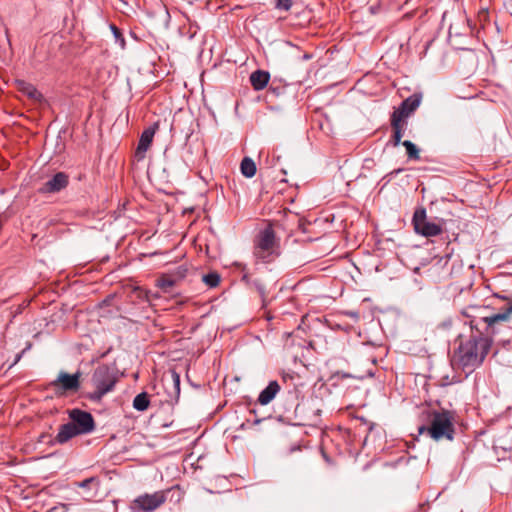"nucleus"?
<instances>
[{"label": "nucleus", "mask_w": 512, "mask_h": 512, "mask_svg": "<svg viewBox=\"0 0 512 512\" xmlns=\"http://www.w3.org/2000/svg\"><path fill=\"white\" fill-rule=\"evenodd\" d=\"M159 121L154 122L151 126L146 128L140 135L139 142L137 148L135 150V158L137 161H141L145 158L146 152L150 148L154 135L159 129Z\"/></svg>", "instance_id": "11"}, {"label": "nucleus", "mask_w": 512, "mask_h": 512, "mask_svg": "<svg viewBox=\"0 0 512 512\" xmlns=\"http://www.w3.org/2000/svg\"><path fill=\"white\" fill-rule=\"evenodd\" d=\"M279 390H280L279 383L277 381H270L269 384L267 385V387L265 389H263L261 391V393L259 394L258 402L261 405H267L274 399V397L279 392Z\"/></svg>", "instance_id": "15"}, {"label": "nucleus", "mask_w": 512, "mask_h": 512, "mask_svg": "<svg viewBox=\"0 0 512 512\" xmlns=\"http://www.w3.org/2000/svg\"><path fill=\"white\" fill-rule=\"evenodd\" d=\"M78 435H80V433L77 431L76 427H74V424L68 422L59 427L57 435L53 440H50V442L64 444Z\"/></svg>", "instance_id": "13"}, {"label": "nucleus", "mask_w": 512, "mask_h": 512, "mask_svg": "<svg viewBox=\"0 0 512 512\" xmlns=\"http://www.w3.org/2000/svg\"><path fill=\"white\" fill-rule=\"evenodd\" d=\"M391 127L393 130V135L391 137L390 142L394 147L398 146L399 144H402V137L404 134L405 126L407 125V122L400 121L398 118H390Z\"/></svg>", "instance_id": "16"}, {"label": "nucleus", "mask_w": 512, "mask_h": 512, "mask_svg": "<svg viewBox=\"0 0 512 512\" xmlns=\"http://www.w3.org/2000/svg\"><path fill=\"white\" fill-rule=\"evenodd\" d=\"M402 145L406 148V154H407L408 159L418 160L420 158L419 149L413 142H411L409 140H405L402 142Z\"/></svg>", "instance_id": "23"}, {"label": "nucleus", "mask_w": 512, "mask_h": 512, "mask_svg": "<svg viewBox=\"0 0 512 512\" xmlns=\"http://www.w3.org/2000/svg\"><path fill=\"white\" fill-rule=\"evenodd\" d=\"M178 282L175 280L173 275L169 273L162 274L158 279L156 286L164 292H169L170 288L176 286Z\"/></svg>", "instance_id": "19"}, {"label": "nucleus", "mask_w": 512, "mask_h": 512, "mask_svg": "<svg viewBox=\"0 0 512 512\" xmlns=\"http://www.w3.org/2000/svg\"><path fill=\"white\" fill-rule=\"evenodd\" d=\"M170 381L174 390L175 399H178L180 394V375L175 370L170 371Z\"/></svg>", "instance_id": "24"}, {"label": "nucleus", "mask_w": 512, "mask_h": 512, "mask_svg": "<svg viewBox=\"0 0 512 512\" xmlns=\"http://www.w3.org/2000/svg\"><path fill=\"white\" fill-rule=\"evenodd\" d=\"M46 439H49V440H48V443L52 444V443L50 442V440H52V439H51V435H50V434H46V433H42V434L39 436L38 442H40V443H44V442H46Z\"/></svg>", "instance_id": "31"}, {"label": "nucleus", "mask_w": 512, "mask_h": 512, "mask_svg": "<svg viewBox=\"0 0 512 512\" xmlns=\"http://www.w3.org/2000/svg\"><path fill=\"white\" fill-rule=\"evenodd\" d=\"M496 297L506 301L498 312L488 311V307H469L463 314L469 318L470 330L496 338L497 343L509 342L506 335L511 333L512 296L498 295Z\"/></svg>", "instance_id": "1"}, {"label": "nucleus", "mask_w": 512, "mask_h": 512, "mask_svg": "<svg viewBox=\"0 0 512 512\" xmlns=\"http://www.w3.org/2000/svg\"><path fill=\"white\" fill-rule=\"evenodd\" d=\"M422 100L421 94L414 93L401 102L399 107L395 108L391 114L392 118H398L400 121L407 122V119L416 111Z\"/></svg>", "instance_id": "10"}, {"label": "nucleus", "mask_w": 512, "mask_h": 512, "mask_svg": "<svg viewBox=\"0 0 512 512\" xmlns=\"http://www.w3.org/2000/svg\"><path fill=\"white\" fill-rule=\"evenodd\" d=\"M150 405L149 395L146 392H142L135 396L133 400V408L137 411H145Z\"/></svg>", "instance_id": "21"}, {"label": "nucleus", "mask_w": 512, "mask_h": 512, "mask_svg": "<svg viewBox=\"0 0 512 512\" xmlns=\"http://www.w3.org/2000/svg\"><path fill=\"white\" fill-rule=\"evenodd\" d=\"M280 255V239L275 234L273 224L269 223L253 239V256L258 262L270 264Z\"/></svg>", "instance_id": "4"}, {"label": "nucleus", "mask_w": 512, "mask_h": 512, "mask_svg": "<svg viewBox=\"0 0 512 512\" xmlns=\"http://www.w3.org/2000/svg\"><path fill=\"white\" fill-rule=\"evenodd\" d=\"M20 358H21V354H17V355H16V358H15V360H14V362L10 365V367H12L13 365H15V364L20 360Z\"/></svg>", "instance_id": "32"}, {"label": "nucleus", "mask_w": 512, "mask_h": 512, "mask_svg": "<svg viewBox=\"0 0 512 512\" xmlns=\"http://www.w3.org/2000/svg\"><path fill=\"white\" fill-rule=\"evenodd\" d=\"M240 170L243 176L251 178L256 174V164L251 158L244 157L240 164Z\"/></svg>", "instance_id": "20"}, {"label": "nucleus", "mask_w": 512, "mask_h": 512, "mask_svg": "<svg viewBox=\"0 0 512 512\" xmlns=\"http://www.w3.org/2000/svg\"><path fill=\"white\" fill-rule=\"evenodd\" d=\"M110 28H111V31L113 32V35H114L116 41H119L121 47L123 48L125 46V39L123 37L121 30L114 24H112L110 26Z\"/></svg>", "instance_id": "27"}, {"label": "nucleus", "mask_w": 512, "mask_h": 512, "mask_svg": "<svg viewBox=\"0 0 512 512\" xmlns=\"http://www.w3.org/2000/svg\"><path fill=\"white\" fill-rule=\"evenodd\" d=\"M134 292L137 294V297L140 299H146L148 300V292L145 290H142L140 288H136Z\"/></svg>", "instance_id": "30"}, {"label": "nucleus", "mask_w": 512, "mask_h": 512, "mask_svg": "<svg viewBox=\"0 0 512 512\" xmlns=\"http://www.w3.org/2000/svg\"><path fill=\"white\" fill-rule=\"evenodd\" d=\"M91 381L95 390L88 394V399L99 402L104 395L111 392L116 383L118 376L115 369L107 364H101L94 370Z\"/></svg>", "instance_id": "5"}, {"label": "nucleus", "mask_w": 512, "mask_h": 512, "mask_svg": "<svg viewBox=\"0 0 512 512\" xmlns=\"http://www.w3.org/2000/svg\"><path fill=\"white\" fill-rule=\"evenodd\" d=\"M80 379V371H77L74 374L60 371L57 378L49 383V386L54 390L57 396H65L79 391L81 387Z\"/></svg>", "instance_id": "6"}, {"label": "nucleus", "mask_w": 512, "mask_h": 512, "mask_svg": "<svg viewBox=\"0 0 512 512\" xmlns=\"http://www.w3.org/2000/svg\"><path fill=\"white\" fill-rule=\"evenodd\" d=\"M202 281L210 288H215L220 284L221 276L218 272L213 271L202 276Z\"/></svg>", "instance_id": "22"}, {"label": "nucleus", "mask_w": 512, "mask_h": 512, "mask_svg": "<svg viewBox=\"0 0 512 512\" xmlns=\"http://www.w3.org/2000/svg\"><path fill=\"white\" fill-rule=\"evenodd\" d=\"M402 171H403V169H402V168H398V169L394 170V171L392 172V174H399V173H400V172H402Z\"/></svg>", "instance_id": "33"}, {"label": "nucleus", "mask_w": 512, "mask_h": 512, "mask_svg": "<svg viewBox=\"0 0 512 512\" xmlns=\"http://www.w3.org/2000/svg\"><path fill=\"white\" fill-rule=\"evenodd\" d=\"M187 272H188V268L185 265H180V266L176 267L170 273L173 275L175 280L179 283L186 277Z\"/></svg>", "instance_id": "25"}, {"label": "nucleus", "mask_w": 512, "mask_h": 512, "mask_svg": "<svg viewBox=\"0 0 512 512\" xmlns=\"http://www.w3.org/2000/svg\"><path fill=\"white\" fill-rule=\"evenodd\" d=\"M250 83L254 90L260 91L264 89L270 80V74L268 71L256 70L250 75Z\"/></svg>", "instance_id": "14"}, {"label": "nucleus", "mask_w": 512, "mask_h": 512, "mask_svg": "<svg viewBox=\"0 0 512 512\" xmlns=\"http://www.w3.org/2000/svg\"><path fill=\"white\" fill-rule=\"evenodd\" d=\"M70 423L74 424L80 435L89 434L95 429V421L91 413L75 408L68 412Z\"/></svg>", "instance_id": "9"}, {"label": "nucleus", "mask_w": 512, "mask_h": 512, "mask_svg": "<svg viewBox=\"0 0 512 512\" xmlns=\"http://www.w3.org/2000/svg\"><path fill=\"white\" fill-rule=\"evenodd\" d=\"M496 338L470 330L467 337H461L455 352L457 364L464 372L471 373L479 367L488 355Z\"/></svg>", "instance_id": "2"}, {"label": "nucleus", "mask_w": 512, "mask_h": 512, "mask_svg": "<svg viewBox=\"0 0 512 512\" xmlns=\"http://www.w3.org/2000/svg\"><path fill=\"white\" fill-rule=\"evenodd\" d=\"M450 258H451L450 254H446V255H444L442 257L435 258L436 259V265H439L441 267H445L448 264Z\"/></svg>", "instance_id": "29"}, {"label": "nucleus", "mask_w": 512, "mask_h": 512, "mask_svg": "<svg viewBox=\"0 0 512 512\" xmlns=\"http://www.w3.org/2000/svg\"><path fill=\"white\" fill-rule=\"evenodd\" d=\"M419 419L422 422L418 428L419 434H427L435 441L454 439L455 426L452 411L425 407L421 410Z\"/></svg>", "instance_id": "3"}, {"label": "nucleus", "mask_w": 512, "mask_h": 512, "mask_svg": "<svg viewBox=\"0 0 512 512\" xmlns=\"http://www.w3.org/2000/svg\"><path fill=\"white\" fill-rule=\"evenodd\" d=\"M241 281L249 288H255L259 294L264 298L266 294V287L262 280L252 278L249 273H243Z\"/></svg>", "instance_id": "17"}, {"label": "nucleus", "mask_w": 512, "mask_h": 512, "mask_svg": "<svg viewBox=\"0 0 512 512\" xmlns=\"http://www.w3.org/2000/svg\"><path fill=\"white\" fill-rule=\"evenodd\" d=\"M168 491H157L153 494H143L133 501V508L151 512L165 503Z\"/></svg>", "instance_id": "8"}, {"label": "nucleus", "mask_w": 512, "mask_h": 512, "mask_svg": "<svg viewBox=\"0 0 512 512\" xmlns=\"http://www.w3.org/2000/svg\"><path fill=\"white\" fill-rule=\"evenodd\" d=\"M293 0H275V9L288 11L292 7Z\"/></svg>", "instance_id": "26"}, {"label": "nucleus", "mask_w": 512, "mask_h": 512, "mask_svg": "<svg viewBox=\"0 0 512 512\" xmlns=\"http://www.w3.org/2000/svg\"><path fill=\"white\" fill-rule=\"evenodd\" d=\"M98 484H99V480L96 477H90V478L83 480L78 485H79V487L86 488V487H90L91 485H94L97 487Z\"/></svg>", "instance_id": "28"}, {"label": "nucleus", "mask_w": 512, "mask_h": 512, "mask_svg": "<svg viewBox=\"0 0 512 512\" xmlns=\"http://www.w3.org/2000/svg\"><path fill=\"white\" fill-rule=\"evenodd\" d=\"M69 184V176L65 172H58L46 181L39 189V194H53L65 189Z\"/></svg>", "instance_id": "12"}, {"label": "nucleus", "mask_w": 512, "mask_h": 512, "mask_svg": "<svg viewBox=\"0 0 512 512\" xmlns=\"http://www.w3.org/2000/svg\"><path fill=\"white\" fill-rule=\"evenodd\" d=\"M412 222L415 232L424 237L437 236L442 233V227L439 224L427 221L425 209H417Z\"/></svg>", "instance_id": "7"}, {"label": "nucleus", "mask_w": 512, "mask_h": 512, "mask_svg": "<svg viewBox=\"0 0 512 512\" xmlns=\"http://www.w3.org/2000/svg\"><path fill=\"white\" fill-rule=\"evenodd\" d=\"M17 88L20 92L27 95L30 99H40L41 93L36 89L34 85L23 80L17 81Z\"/></svg>", "instance_id": "18"}]
</instances>
